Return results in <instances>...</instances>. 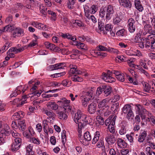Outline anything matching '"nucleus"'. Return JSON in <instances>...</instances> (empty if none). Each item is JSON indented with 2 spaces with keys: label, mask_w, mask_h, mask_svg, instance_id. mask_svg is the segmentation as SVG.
<instances>
[{
  "label": "nucleus",
  "mask_w": 155,
  "mask_h": 155,
  "mask_svg": "<svg viewBox=\"0 0 155 155\" xmlns=\"http://www.w3.org/2000/svg\"><path fill=\"white\" fill-rule=\"evenodd\" d=\"M141 35H143V30L140 29L139 33L136 34L134 38V41L139 43V47L141 48H143L145 47L150 51L154 49L155 48V35H148L147 37L144 38L143 41H140Z\"/></svg>",
  "instance_id": "1"
},
{
  "label": "nucleus",
  "mask_w": 155,
  "mask_h": 155,
  "mask_svg": "<svg viewBox=\"0 0 155 155\" xmlns=\"http://www.w3.org/2000/svg\"><path fill=\"white\" fill-rule=\"evenodd\" d=\"M88 117L87 115L82 113L81 111L78 110L75 114L74 121L78 124V132L79 137L82 135V130L88 122Z\"/></svg>",
  "instance_id": "2"
},
{
  "label": "nucleus",
  "mask_w": 155,
  "mask_h": 155,
  "mask_svg": "<svg viewBox=\"0 0 155 155\" xmlns=\"http://www.w3.org/2000/svg\"><path fill=\"white\" fill-rule=\"evenodd\" d=\"M60 35L64 38H67L72 41V44L76 46L78 48L84 50H87V45L84 43L76 41V38L75 36H72L68 33H61Z\"/></svg>",
  "instance_id": "3"
},
{
  "label": "nucleus",
  "mask_w": 155,
  "mask_h": 155,
  "mask_svg": "<svg viewBox=\"0 0 155 155\" xmlns=\"http://www.w3.org/2000/svg\"><path fill=\"white\" fill-rule=\"evenodd\" d=\"M95 90L94 88L91 87L87 92H84V95L81 96V103L83 106L86 107L92 97L93 96L94 91Z\"/></svg>",
  "instance_id": "4"
},
{
  "label": "nucleus",
  "mask_w": 155,
  "mask_h": 155,
  "mask_svg": "<svg viewBox=\"0 0 155 155\" xmlns=\"http://www.w3.org/2000/svg\"><path fill=\"white\" fill-rule=\"evenodd\" d=\"M70 101L66 99L65 98H63L57 102L58 104L62 107L65 111L71 110V107L70 106Z\"/></svg>",
  "instance_id": "5"
},
{
  "label": "nucleus",
  "mask_w": 155,
  "mask_h": 155,
  "mask_svg": "<svg viewBox=\"0 0 155 155\" xmlns=\"http://www.w3.org/2000/svg\"><path fill=\"white\" fill-rule=\"evenodd\" d=\"M39 82H36L35 83V85L31 89L30 91L31 93L30 94L29 97H31L32 99L34 98H36L39 97L42 93V91L40 90L39 91H36L37 89V87L36 85H38L39 84Z\"/></svg>",
  "instance_id": "6"
},
{
  "label": "nucleus",
  "mask_w": 155,
  "mask_h": 155,
  "mask_svg": "<svg viewBox=\"0 0 155 155\" xmlns=\"http://www.w3.org/2000/svg\"><path fill=\"white\" fill-rule=\"evenodd\" d=\"M132 110L131 106L128 104H126L123 108V112L124 114H127V118L128 120L134 117Z\"/></svg>",
  "instance_id": "7"
},
{
  "label": "nucleus",
  "mask_w": 155,
  "mask_h": 155,
  "mask_svg": "<svg viewBox=\"0 0 155 155\" xmlns=\"http://www.w3.org/2000/svg\"><path fill=\"white\" fill-rule=\"evenodd\" d=\"M113 74H114L112 73V71H110L108 70L107 74L103 73L101 78L105 81L107 82L112 83L114 82L115 81V79L112 77Z\"/></svg>",
  "instance_id": "8"
},
{
  "label": "nucleus",
  "mask_w": 155,
  "mask_h": 155,
  "mask_svg": "<svg viewBox=\"0 0 155 155\" xmlns=\"http://www.w3.org/2000/svg\"><path fill=\"white\" fill-rule=\"evenodd\" d=\"M28 88V86L27 85L20 86L18 87L10 95V97H15L18 95L20 94L21 92L22 93H24Z\"/></svg>",
  "instance_id": "9"
},
{
  "label": "nucleus",
  "mask_w": 155,
  "mask_h": 155,
  "mask_svg": "<svg viewBox=\"0 0 155 155\" xmlns=\"http://www.w3.org/2000/svg\"><path fill=\"white\" fill-rule=\"evenodd\" d=\"M144 91L147 92H150L155 91V84L152 82L149 84L146 82L142 83Z\"/></svg>",
  "instance_id": "10"
},
{
  "label": "nucleus",
  "mask_w": 155,
  "mask_h": 155,
  "mask_svg": "<svg viewBox=\"0 0 155 155\" xmlns=\"http://www.w3.org/2000/svg\"><path fill=\"white\" fill-rule=\"evenodd\" d=\"M91 139V136L89 132H86L84 133V138H81L80 141L84 145L86 146L88 145V142Z\"/></svg>",
  "instance_id": "11"
},
{
  "label": "nucleus",
  "mask_w": 155,
  "mask_h": 155,
  "mask_svg": "<svg viewBox=\"0 0 155 155\" xmlns=\"http://www.w3.org/2000/svg\"><path fill=\"white\" fill-rule=\"evenodd\" d=\"M28 97V96L25 95L23 96L21 99H15L12 102V103L14 105L16 104L17 107H21L24 104L26 103L27 98Z\"/></svg>",
  "instance_id": "12"
},
{
  "label": "nucleus",
  "mask_w": 155,
  "mask_h": 155,
  "mask_svg": "<svg viewBox=\"0 0 155 155\" xmlns=\"http://www.w3.org/2000/svg\"><path fill=\"white\" fill-rule=\"evenodd\" d=\"M106 8L105 20L106 21H107L111 19L114 11L112 6L110 5H107Z\"/></svg>",
  "instance_id": "13"
},
{
  "label": "nucleus",
  "mask_w": 155,
  "mask_h": 155,
  "mask_svg": "<svg viewBox=\"0 0 155 155\" xmlns=\"http://www.w3.org/2000/svg\"><path fill=\"white\" fill-rule=\"evenodd\" d=\"M70 72L72 74H83L85 76L88 75L87 73L77 69V67L75 65L71 64L70 65Z\"/></svg>",
  "instance_id": "14"
},
{
  "label": "nucleus",
  "mask_w": 155,
  "mask_h": 155,
  "mask_svg": "<svg viewBox=\"0 0 155 155\" xmlns=\"http://www.w3.org/2000/svg\"><path fill=\"white\" fill-rule=\"evenodd\" d=\"M127 27L129 32L131 33H134L136 30V25L135 21L132 18H130L128 21Z\"/></svg>",
  "instance_id": "15"
},
{
  "label": "nucleus",
  "mask_w": 155,
  "mask_h": 155,
  "mask_svg": "<svg viewBox=\"0 0 155 155\" xmlns=\"http://www.w3.org/2000/svg\"><path fill=\"white\" fill-rule=\"evenodd\" d=\"M84 14H85V9L87 8V11L89 14H95L98 10V7L95 5H92L90 8L87 5H83Z\"/></svg>",
  "instance_id": "16"
},
{
  "label": "nucleus",
  "mask_w": 155,
  "mask_h": 155,
  "mask_svg": "<svg viewBox=\"0 0 155 155\" xmlns=\"http://www.w3.org/2000/svg\"><path fill=\"white\" fill-rule=\"evenodd\" d=\"M144 32L143 31V35H146L147 34L148 35L151 34H154L155 35V31H152V27L150 25L147 24L144 27Z\"/></svg>",
  "instance_id": "17"
},
{
  "label": "nucleus",
  "mask_w": 155,
  "mask_h": 155,
  "mask_svg": "<svg viewBox=\"0 0 155 155\" xmlns=\"http://www.w3.org/2000/svg\"><path fill=\"white\" fill-rule=\"evenodd\" d=\"M110 104L109 99H104L99 102L98 107L99 108L104 109L107 108Z\"/></svg>",
  "instance_id": "18"
},
{
  "label": "nucleus",
  "mask_w": 155,
  "mask_h": 155,
  "mask_svg": "<svg viewBox=\"0 0 155 155\" xmlns=\"http://www.w3.org/2000/svg\"><path fill=\"white\" fill-rule=\"evenodd\" d=\"M31 25L39 29L47 30L48 29L46 25H44L42 23L37 21H33L31 23Z\"/></svg>",
  "instance_id": "19"
},
{
  "label": "nucleus",
  "mask_w": 155,
  "mask_h": 155,
  "mask_svg": "<svg viewBox=\"0 0 155 155\" xmlns=\"http://www.w3.org/2000/svg\"><path fill=\"white\" fill-rule=\"evenodd\" d=\"M120 5L124 8H131L132 3L129 0H118Z\"/></svg>",
  "instance_id": "20"
},
{
  "label": "nucleus",
  "mask_w": 155,
  "mask_h": 155,
  "mask_svg": "<svg viewBox=\"0 0 155 155\" xmlns=\"http://www.w3.org/2000/svg\"><path fill=\"white\" fill-rule=\"evenodd\" d=\"M112 73L115 75L116 78L118 81L121 82L124 81V74L114 70L112 71Z\"/></svg>",
  "instance_id": "21"
},
{
  "label": "nucleus",
  "mask_w": 155,
  "mask_h": 155,
  "mask_svg": "<svg viewBox=\"0 0 155 155\" xmlns=\"http://www.w3.org/2000/svg\"><path fill=\"white\" fill-rule=\"evenodd\" d=\"M135 106V110L136 114H140L147 112V110L140 104H136Z\"/></svg>",
  "instance_id": "22"
},
{
  "label": "nucleus",
  "mask_w": 155,
  "mask_h": 155,
  "mask_svg": "<svg viewBox=\"0 0 155 155\" xmlns=\"http://www.w3.org/2000/svg\"><path fill=\"white\" fill-rule=\"evenodd\" d=\"M97 104L94 103H92L88 106L87 110L90 114H94L97 109Z\"/></svg>",
  "instance_id": "23"
},
{
  "label": "nucleus",
  "mask_w": 155,
  "mask_h": 155,
  "mask_svg": "<svg viewBox=\"0 0 155 155\" xmlns=\"http://www.w3.org/2000/svg\"><path fill=\"white\" fill-rule=\"evenodd\" d=\"M65 67V64L64 63L56 64L50 66V69L52 71L58 69H63Z\"/></svg>",
  "instance_id": "24"
},
{
  "label": "nucleus",
  "mask_w": 155,
  "mask_h": 155,
  "mask_svg": "<svg viewBox=\"0 0 155 155\" xmlns=\"http://www.w3.org/2000/svg\"><path fill=\"white\" fill-rule=\"evenodd\" d=\"M46 105L48 109L53 110H57L58 107V105L53 101L48 102Z\"/></svg>",
  "instance_id": "25"
},
{
  "label": "nucleus",
  "mask_w": 155,
  "mask_h": 155,
  "mask_svg": "<svg viewBox=\"0 0 155 155\" xmlns=\"http://www.w3.org/2000/svg\"><path fill=\"white\" fill-rule=\"evenodd\" d=\"M147 135V132L145 131H142L140 133L138 137L137 140L140 143L143 142L145 140Z\"/></svg>",
  "instance_id": "26"
},
{
  "label": "nucleus",
  "mask_w": 155,
  "mask_h": 155,
  "mask_svg": "<svg viewBox=\"0 0 155 155\" xmlns=\"http://www.w3.org/2000/svg\"><path fill=\"white\" fill-rule=\"evenodd\" d=\"M113 26L111 24H107L105 25L104 29L105 31L110 34V35L112 36H115V33L112 31Z\"/></svg>",
  "instance_id": "27"
},
{
  "label": "nucleus",
  "mask_w": 155,
  "mask_h": 155,
  "mask_svg": "<svg viewBox=\"0 0 155 155\" xmlns=\"http://www.w3.org/2000/svg\"><path fill=\"white\" fill-rule=\"evenodd\" d=\"M10 134V130L9 127L7 124L5 125L2 129V130L1 131V133L0 134H3V135H5V137L6 136L9 135Z\"/></svg>",
  "instance_id": "28"
},
{
  "label": "nucleus",
  "mask_w": 155,
  "mask_h": 155,
  "mask_svg": "<svg viewBox=\"0 0 155 155\" xmlns=\"http://www.w3.org/2000/svg\"><path fill=\"white\" fill-rule=\"evenodd\" d=\"M87 9H85V16L88 19L91 20L94 23H96L97 20L95 17L92 14H89L87 11Z\"/></svg>",
  "instance_id": "29"
},
{
  "label": "nucleus",
  "mask_w": 155,
  "mask_h": 155,
  "mask_svg": "<svg viewBox=\"0 0 155 155\" xmlns=\"http://www.w3.org/2000/svg\"><path fill=\"white\" fill-rule=\"evenodd\" d=\"M105 139L106 141L109 144H113L116 141L114 136L112 134L107 135Z\"/></svg>",
  "instance_id": "30"
},
{
  "label": "nucleus",
  "mask_w": 155,
  "mask_h": 155,
  "mask_svg": "<svg viewBox=\"0 0 155 155\" xmlns=\"http://www.w3.org/2000/svg\"><path fill=\"white\" fill-rule=\"evenodd\" d=\"M134 3L135 7L139 11L142 12L143 10V8L140 0H134Z\"/></svg>",
  "instance_id": "31"
},
{
  "label": "nucleus",
  "mask_w": 155,
  "mask_h": 155,
  "mask_svg": "<svg viewBox=\"0 0 155 155\" xmlns=\"http://www.w3.org/2000/svg\"><path fill=\"white\" fill-rule=\"evenodd\" d=\"M43 130L46 137H48L49 135L53 133V130L52 128L49 126L43 128Z\"/></svg>",
  "instance_id": "32"
},
{
  "label": "nucleus",
  "mask_w": 155,
  "mask_h": 155,
  "mask_svg": "<svg viewBox=\"0 0 155 155\" xmlns=\"http://www.w3.org/2000/svg\"><path fill=\"white\" fill-rule=\"evenodd\" d=\"M33 145L30 144L26 147V155H33L34 152L33 151Z\"/></svg>",
  "instance_id": "33"
},
{
  "label": "nucleus",
  "mask_w": 155,
  "mask_h": 155,
  "mask_svg": "<svg viewBox=\"0 0 155 155\" xmlns=\"http://www.w3.org/2000/svg\"><path fill=\"white\" fill-rule=\"evenodd\" d=\"M120 13L115 15L113 18V23L115 25H118L121 20Z\"/></svg>",
  "instance_id": "34"
},
{
  "label": "nucleus",
  "mask_w": 155,
  "mask_h": 155,
  "mask_svg": "<svg viewBox=\"0 0 155 155\" xmlns=\"http://www.w3.org/2000/svg\"><path fill=\"white\" fill-rule=\"evenodd\" d=\"M24 31L23 30L19 28H17L13 33L14 37L16 36H20L23 35Z\"/></svg>",
  "instance_id": "35"
},
{
  "label": "nucleus",
  "mask_w": 155,
  "mask_h": 155,
  "mask_svg": "<svg viewBox=\"0 0 155 155\" xmlns=\"http://www.w3.org/2000/svg\"><path fill=\"white\" fill-rule=\"evenodd\" d=\"M18 128L19 130L23 131L26 129V125L25 120H19L18 122Z\"/></svg>",
  "instance_id": "36"
},
{
  "label": "nucleus",
  "mask_w": 155,
  "mask_h": 155,
  "mask_svg": "<svg viewBox=\"0 0 155 155\" xmlns=\"http://www.w3.org/2000/svg\"><path fill=\"white\" fill-rule=\"evenodd\" d=\"M115 110L114 108V105L110 107L109 106L107 108H104V116H107L110 115L112 111L114 110Z\"/></svg>",
  "instance_id": "37"
},
{
  "label": "nucleus",
  "mask_w": 155,
  "mask_h": 155,
  "mask_svg": "<svg viewBox=\"0 0 155 155\" xmlns=\"http://www.w3.org/2000/svg\"><path fill=\"white\" fill-rule=\"evenodd\" d=\"M117 145L121 148H124L126 147L127 144L121 138H118L117 141Z\"/></svg>",
  "instance_id": "38"
},
{
  "label": "nucleus",
  "mask_w": 155,
  "mask_h": 155,
  "mask_svg": "<svg viewBox=\"0 0 155 155\" xmlns=\"http://www.w3.org/2000/svg\"><path fill=\"white\" fill-rule=\"evenodd\" d=\"M26 46L25 45L19 48H17L16 47H13L11 48L10 49V50L11 52H13L16 53L23 51L25 49H26Z\"/></svg>",
  "instance_id": "39"
},
{
  "label": "nucleus",
  "mask_w": 155,
  "mask_h": 155,
  "mask_svg": "<svg viewBox=\"0 0 155 155\" xmlns=\"http://www.w3.org/2000/svg\"><path fill=\"white\" fill-rule=\"evenodd\" d=\"M104 92L105 96H107L109 95L111 93L112 89L111 87L109 86L104 85Z\"/></svg>",
  "instance_id": "40"
},
{
  "label": "nucleus",
  "mask_w": 155,
  "mask_h": 155,
  "mask_svg": "<svg viewBox=\"0 0 155 155\" xmlns=\"http://www.w3.org/2000/svg\"><path fill=\"white\" fill-rule=\"evenodd\" d=\"M14 29L13 25H8L3 27L2 29L3 32H11Z\"/></svg>",
  "instance_id": "41"
},
{
  "label": "nucleus",
  "mask_w": 155,
  "mask_h": 155,
  "mask_svg": "<svg viewBox=\"0 0 155 155\" xmlns=\"http://www.w3.org/2000/svg\"><path fill=\"white\" fill-rule=\"evenodd\" d=\"M29 141L35 144L38 145L41 143V141L38 138L31 137L30 138Z\"/></svg>",
  "instance_id": "42"
},
{
  "label": "nucleus",
  "mask_w": 155,
  "mask_h": 155,
  "mask_svg": "<svg viewBox=\"0 0 155 155\" xmlns=\"http://www.w3.org/2000/svg\"><path fill=\"white\" fill-rule=\"evenodd\" d=\"M71 57L72 59L76 58H78L80 54V52L76 49H73L72 50Z\"/></svg>",
  "instance_id": "43"
},
{
  "label": "nucleus",
  "mask_w": 155,
  "mask_h": 155,
  "mask_svg": "<svg viewBox=\"0 0 155 155\" xmlns=\"http://www.w3.org/2000/svg\"><path fill=\"white\" fill-rule=\"evenodd\" d=\"M23 7V5L21 3H17L15 4L14 8L12 9V11L13 12H15L18 11L20 10Z\"/></svg>",
  "instance_id": "44"
},
{
  "label": "nucleus",
  "mask_w": 155,
  "mask_h": 155,
  "mask_svg": "<svg viewBox=\"0 0 155 155\" xmlns=\"http://www.w3.org/2000/svg\"><path fill=\"white\" fill-rule=\"evenodd\" d=\"M58 114L59 118L62 120H66L67 118V114L62 111L59 112Z\"/></svg>",
  "instance_id": "45"
},
{
  "label": "nucleus",
  "mask_w": 155,
  "mask_h": 155,
  "mask_svg": "<svg viewBox=\"0 0 155 155\" xmlns=\"http://www.w3.org/2000/svg\"><path fill=\"white\" fill-rule=\"evenodd\" d=\"M100 135V132L98 131H96L94 134V137L92 140V143L93 144H95L98 141Z\"/></svg>",
  "instance_id": "46"
},
{
  "label": "nucleus",
  "mask_w": 155,
  "mask_h": 155,
  "mask_svg": "<svg viewBox=\"0 0 155 155\" xmlns=\"http://www.w3.org/2000/svg\"><path fill=\"white\" fill-rule=\"evenodd\" d=\"M73 24L74 26L76 27H82L84 26V24L81 21L77 20H74L72 21Z\"/></svg>",
  "instance_id": "47"
},
{
  "label": "nucleus",
  "mask_w": 155,
  "mask_h": 155,
  "mask_svg": "<svg viewBox=\"0 0 155 155\" xmlns=\"http://www.w3.org/2000/svg\"><path fill=\"white\" fill-rule=\"evenodd\" d=\"M114 119L110 125H108V129L110 132L112 133H114L115 132V122H114Z\"/></svg>",
  "instance_id": "48"
},
{
  "label": "nucleus",
  "mask_w": 155,
  "mask_h": 155,
  "mask_svg": "<svg viewBox=\"0 0 155 155\" xmlns=\"http://www.w3.org/2000/svg\"><path fill=\"white\" fill-rule=\"evenodd\" d=\"M45 113L49 117V118L53 120L55 117V114L52 112L49 111L47 110H45Z\"/></svg>",
  "instance_id": "49"
},
{
  "label": "nucleus",
  "mask_w": 155,
  "mask_h": 155,
  "mask_svg": "<svg viewBox=\"0 0 155 155\" xmlns=\"http://www.w3.org/2000/svg\"><path fill=\"white\" fill-rule=\"evenodd\" d=\"M107 51L110 53L116 54H119V51L117 49L110 47H108Z\"/></svg>",
  "instance_id": "50"
},
{
  "label": "nucleus",
  "mask_w": 155,
  "mask_h": 155,
  "mask_svg": "<svg viewBox=\"0 0 155 155\" xmlns=\"http://www.w3.org/2000/svg\"><path fill=\"white\" fill-rule=\"evenodd\" d=\"M115 117H110L108 118L106 120L105 123V124L106 126H108L110 125V124H111L112 122L114 119V122H115L116 120Z\"/></svg>",
  "instance_id": "51"
},
{
  "label": "nucleus",
  "mask_w": 155,
  "mask_h": 155,
  "mask_svg": "<svg viewBox=\"0 0 155 155\" xmlns=\"http://www.w3.org/2000/svg\"><path fill=\"white\" fill-rule=\"evenodd\" d=\"M20 146L18 144H17L14 142L12 144L11 149L13 151H15L18 150L20 148Z\"/></svg>",
  "instance_id": "52"
},
{
  "label": "nucleus",
  "mask_w": 155,
  "mask_h": 155,
  "mask_svg": "<svg viewBox=\"0 0 155 155\" xmlns=\"http://www.w3.org/2000/svg\"><path fill=\"white\" fill-rule=\"evenodd\" d=\"M120 99V97L118 95H116L114 96L112 98L109 99V100L110 101V104H111V103H114L116 101L119 100Z\"/></svg>",
  "instance_id": "53"
},
{
  "label": "nucleus",
  "mask_w": 155,
  "mask_h": 155,
  "mask_svg": "<svg viewBox=\"0 0 155 155\" xmlns=\"http://www.w3.org/2000/svg\"><path fill=\"white\" fill-rule=\"evenodd\" d=\"M75 2V0H68V8L71 9H73Z\"/></svg>",
  "instance_id": "54"
},
{
  "label": "nucleus",
  "mask_w": 155,
  "mask_h": 155,
  "mask_svg": "<svg viewBox=\"0 0 155 155\" xmlns=\"http://www.w3.org/2000/svg\"><path fill=\"white\" fill-rule=\"evenodd\" d=\"M116 34L117 35L120 37L124 36L125 35V30L124 29H122L118 30Z\"/></svg>",
  "instance_id": "55"
},
{
  "label": "nucleus",
  "mask_w": 155,
  "mask_h": 155,
  "mask_svg": "<svg viewBox=\"0 0 155 155\" xmlns=\"http://www.w3.org/2000/svg\"><path fill=\"white\" fill-rule=\"evenodd\" d=\"M90 52L92 55L95 57L98 56L99 51H98L96 49H92L90 50Z\"/></svg>",
  "instance_id": "56"
},
{
  "label": "nucleus",
  "mask_w": 155,
  "mask_h": 155,
  "mask_svg": "<svg viewBox=\"0 0 155 155\" xmlns=\"http://www.w3.org/2000/svg\"><path fill=\"white\" fill-rule=\"evenodd\" d=\"M72 79L74 81L81 82L83 81V78L76 75L74 76Z\"/></svg>",
  "instance_id": "57"
},
{
  "label": "nucleus",
  "mask_w": 155,
  "mask_h": 155,
  "mask_svg": "<svg viewBox=\"0 0 155 155\" xmlns=\"http://www.w3.org/2000/svg\"><path fill=\"white\" fill-rule=\"evenodd\" d=\"M133 134H127L126 135V137L128 140L130 142L133 143L134 142Z\"/></svg>",
  "instance_id": "58"
},
{
  "label": "nucleus",
  "mask_w": 155,
  "mask_h": 155,
  "mask_svg": "<svg viewBox=\"0 0 155 155\" xmlns=\"http://www.w3.org/2000/svg\"><path fill=\"white\" fill-rule=\"evenodd\" d=\"M6 137L5 135L0 134V145L3 144L5 142Z\"/></svg>",
  "instance_id": "59"
},
{
  "label": "nucleus",
  "mask_w": 155,
  "mask_h": 155,
  "mask_svg": "<svg viewBox=\"0 0 155 155\" xmlns=\"http://www.w3.org/2000/svg\"><path fill=\"white\" fill-rule=\"evenodd\" d=\"M47 8L43 5H40V12L43 14L45 15L46 14Z\"/></svg>",
  "instance_id": "60"
},
{
  "label": "nucleus",
  "mask_w": 155,
  "mask_h": 155,
  "mask_svg": "<svg viewBox=\"0 0 155 155\" xmlns=\"http://www.w3.org/2000/svg\"><path fill=\"white\" fill-rule=\"evenodd\" d=\"M9 47V45L8 43H6L0 49V52L3 53L4 52L7 50Z\"/></svg>",
  "instance_id": "61"
},
{
  "label": "nucleus",
  "mask_w": 155,
  "mask_h": 155,
  "mask_svg": "<svg viewBox=\"0 0 155 155\" xmlns=\"http://www.w3.org/2000/svg\"><path fill=\"white\" fill-rule=\"evenodd\" d=\"M61 84L64 86L68 87L70 86L71 82L69 80L66 79L62 81Z\"/></svg>",
  "instance_id": "62"
},
{
  "label": "nucleus",
  "mask_w": 155,
  "mask_h": 155,
  "mask_svg": "<svg viewBox=\"0 0 155 155\" xmlns=\"http://www.w3.org/2000/svg\"><path fill=\"white\" fill-rule=\"evenodd\" d=\"M148 19L150 18L151 21V22L153 25L155 24V16L153 14H149L148 15Z\"/></svg>",
  "instance_id": "63"
},
{
  "label": "nucleus",
  "mask_w": 155,
  "mask_h": 155,
  "mask_svg": "<svg viewBox=\"0 0 155 155\" xmlns=\"http://www.w3.org/2000/svg\"><path fill=\"white\" fill-rule=\"evenodd\" d=\"M104 85L98 87L96 91V94L98 95L101 94L104 91Z\"/></svg>",
  "instance_id": "64"
}]
</instances>
